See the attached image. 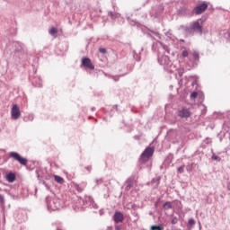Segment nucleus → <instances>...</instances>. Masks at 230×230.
Returning a JSON list of instances; mask_svg holds the SVG:
<instances>
[{
  "label": "nucleus",
  "mask_w": 230,
  "mask_h": 230,
  "mask_svg": "<svg viewBox=\"0 0 230 230\" xmlns=\"http://www.w3.org/2000/svg\"><path fill=\"white\" fill-rule=\"evenodd\" d=\"M154 152H155V148L154 146H147L141 154L139 163H146V161L154 155Z\"/></svg>",
  "instance_id": "3"
},
{
  "label": "nucleus",
  "mask_w": 230,
  "mask_h": 230,
  "mask_svg": "<svg viewBox=\"0 0 230 230\" xmlns=\"http://www.w3.org/2000/svg\"><path fill=\"white\" fill-rule=\"evenodd\" d=\"M197 96H199V92H193L190 93V100H195L197 98Z\"/></svg>",
  "instance_id": "23"
},
{
  "label": "nucleus",
  "mask_w": 230,
  "mask_h": 230,
  "mask_svg": "<svg viewBox=\"0 0 230 230\" xmlns=\"http://www.w3.org/2000/svg\"><path fill=\"white\" fill-rule=\"evenodd\" d=\"M12 119H19L21 118V109L17 104H13L11 110Z\"/></svg>",
  "instance_id": "6"
},
{
  "label": "nucleus",
  "mask_w": 230,
  "mask_h": 230,
  "mask_svg": "<svg viewBox=\"0 0 230 230\" xmlns=\"http://www.w3.org/2000/svg\"><path fill=\"white\" fill-rule=\"evenodd\" d=\"M0 204L1 206H4V195L0 194Z\"/></svg>",
  "instance_id": "25"
},
{
  "label": "nucleus",
  "mask_w": 230,
  "mask_h": 230,
  "mask_svg": "<svg viewBox=\"0 0 230 230\" xmlns=\"http://www.w3.org/2000/svg\"><path fill=\"white\" fill-rule=\"evenodd\" d=\"M115 230H121V228H119V226H116Z\"/></svg>",
  "instance_id": "39"
},
{
  "label": "nucleus",
  "mask_w": 230,
  "mask_h": 230,
  "mask_svg": "<svg viewBox=\"0 0 230 230\" xmlns=\"http://www.w3.org/2000/svg\"><path fill=\"white\" fill-rule=\"evenodd\" d=\"M180 42H185V40H180Z\"/></svg>",
  "instance_id": "43"
},
{
  "label": "nucleus",
  "mask_w": 230,
  "mask_h": 230,
  "mask_svg": "<svg viewBox=\"0 0 230 230\" xmlns=\"http://www.w3.org/2000/svg\"><path fill=\"white\" fill-rule=\"evenodd\" d=\"M194 225H195V219L190 218V219H189V221H188L187 227H188L189 229H191Z\"/></svg>",
  "instance_id": "19"
},
{
  "label": "nucleus",
  "mask_w": 230,
  "mask_h": 230,
  "mask_svg": "<svg viewBox=\"0 0 230 230\" xmlns=\"http://www.w3.org/2000/svg\"><path fill=\"white\" fill-rule=\"evenodd\" d=\"M158 62L161 66H164V64L168 66V64H170V57L168 56H162V58L158 57Z\"/></svg>",
  "instance_id": "11"
},
{
  "label": "nucleus",
  "mask_w": 230,
  "mask_h": 230,
  "mask_svg": "<svg viewBox=\"0 0 230 230\" xmlns=\"http://www.w3.org/2000/svg\"><path fill=\"white\" fill-rule=\"evenodd\" d=\"M205 108H204V110L202 111V114H206V112H207V109H206V106H204Z\"/></svg>",
  "instance_id": "36"
},
{
  "label": "nucleus",
  "mask_w": 230,
  "mask_h": 230,
  "mask_svg": "<svg viewBox=\"0 0 230 230\" xmlns=\"http://www.w3.org/2000/svg\"><path fill=\"white\" fill-rule=\"evenodd\" d=\"M211 159L213 161H217V163H220L222 161V158H220V156L215 155H212Z\"/></svg>",
  "instance_id": "22"
},
{
  "label": "nucleus",
  "mask_w": 230,
  "mask_h": 230,
  "mask_svg": "<svg viewBox=\"0 0 230 230\" xmlns=\"http://www.w3.org/2000/svg\"><path fill=\"white\" fill-rule=\"evenodd\" d=\"M49 35H51L52 37H55V35H57V33H58V29H57V27H52L49 31Z\"/></svg>",
  "instance_id": "17"
},
{
  "label": "nucleus",
  "mask_w": 230,
  "mask_h": 230,
  "mask_svg": "<svg viewBox=\"0 0 230 230\" xmlns=\"http://www.w3.org/2000/svg\"><path fill=\"white\" fill-rule=\"evenodd\" d=\"M131 208H132V209H134V208H136V205H132V207H131Z\"/></svg>",
  "instance_id": "42"
},
{
  "label": "nucleus",
  "mask_w": 230,
  "mask_h": 230,
  "mask_svg": "<svg viewBox=\"0 0 230 230\" xmlns=\"http://www.w3.org/2000/svg\"><path fill=\"white\" fill-rule=\"evenodd\" d=\"M5 179L7 182H15L17 180V174H15V172H10L5 175Z\"/></svg>",
  "instance_id": "10"
},
{
  "label": "nucleus",
  "mask_w": 230,
  "mask_h": 230,
  "mask_svg": "<svg viewBox=\"0 0 230 230\" xmlns=\"http://www.w3.org/2000/svg\"><path fill=\"white\" fill-rule=\"evenodd\" d=\"M185 167H186L185 165L180 166V167L177 169V172H178V173H184V168H185Z\"/></svg>",
  "instance_id": "24"
},
{
  "label": "nucleus",
  "mask_w": 230,
  "mask_h": 230,
  "mask_svg": "<svg viewBox=\"0 0 230 230\" xmlns=\"http://www.w3.org/2000/svg\"><path fill=\"white\" fill-rule=\"evenodd\" d=\"M113 220L115 224H119L120 222H123V220H125V217L123 216V213L117 211L113 215Z\"/></svg>",
  "instance_id": "8"
},
{
  "label": "nucleus",
  "mask_w": 230,
  "mask_h": 230,
  "mask_svg": "<svg viewBox=\"0 0 230 230\" xmlns=\"http://www.w3.org/2000/svg\"><path fill=\"white\" fill-rule=\"evenodd\" d=\"M114 108L118 111V104H115Z\"/></svg>",
  "instance_id": "40"
},
{
  "label": "nucleus",
  "mask_w": 230,
  "mask_h": 230,
  "mask_svg": "<svg viewBox=\"0 0 230 230\" xmlns=\"http://www.w3.org/2000/svg\"><path fill=\"white\" fill-rule=\"evenodd\" d=\"M85 170H87L88 173H91L92 170H93V166L88 165L85 167Z\"/></svg>",
  "instance_id": "31"
},
{
  "label": "nucleus",
  "mask_w": 230,
  "mask_h": 230,
  "mask_svg": "<svg viewBox=\"0 0 230 230\" xmlns=\"http://www.w3.org/2000/svg\"><path fill=\"white\" fill-rule=\"evenodd\" d=\"M163 209L168 211V209H172V202L167 201L163 205Z\"/></svg>",
  "instance_id": "18"
},
{
  "label": "nucleus",
  "mask_w": 230,
  "mask_h": 230,
  "mask_svg": "<svg viewBox=\"0 0 230 230\" xmlns=\"http://www.w3.org/2000/svg\"><path fill=\"white\" fill-rule=\"evenodd\" d=\"M13 48H14L13 58L16 64H19V62L24 58V56L26 55V49H24V46L19 41H13Z\"/></svg>",
  "instance_id": "2"
},
{
  "label": "nucleus",
  "mask_w": 230,
  "mask_h": 230,
  "mask_svg": "<svg viewBox=\"0 0 230 230\" xmlns=\"http://www.w3.org/2000/svg\"><path fill=\"white\" fill-rule=\"evenodd\" d=\"M155 37H157L159 40H161V34L159 32L152 31Z\"/></svg>",
  "instance_id": "33"
},
{
  "label": "nucleus",
  "mask_w": 230,
  "mask_h": 230,
  "mask_svg": "<svg viewBox=\"0 0 230 230\" xmlns=\"http://www.w3.org/2000/svg\"><path fill=\"white\" fill-rule=\"evenodd\" d=\"M82 66H83V67H85L86 69H90L91 71H93V69H94V65H93V62L91 61V58H82Z\"/></svg>",
  "instance_id": "7"
},
{
  "label": "nucleus",
  "mask_w": 230,
  "mask_h": 230,
  "mask_svg": "<svg viewBox=\"0 0 230 230\" xmlns=\"http://www.w3.org/2000/svg\"><path fill=\"white\" fill-rule=\"evenodd\" d=\"M159 202H161V198H158L157 200L155 203V206L157 207V204H159Z\"/></svg>",
  "instance_id": "35"
},
{
  "label": "nucleus",
  "mask_w": 230,
  "mask_h": 230,
  "mask_svg": "<svg viewBox=\"0 0 230 230\" xmlns=\"http://www.w3.org/2000/svg\"><path fill=\"white\" fill-rule=\"evenodd\" d=\"M193 164H194L193 163L190 164V168H193Z\"/></svg>",
  "instance_id": "41"
},
{
  "label": "nucleus",
  "mask_w": 230,
  "mask_h": 230,
  "mask_svg": "<svg viewBox=\"0 0 230 230\" xmlns=\"http://www.w3.org/2000/svg\"><path fill=\"white\" fill-rule=\"evenodd\" d=\"M151 230H164V227L162 225H155L151 226Z\"/></svg>",
  "instance_id": "20"
},
{
  "label": "nucleus",
  "mask_w": 230,
  "mask_h": 230,
  "mask_svg": "<svg viewBox=\"0 0 230 230\" xmlns=\"http://www.w3.org/2000/svg\"><path fill=\"white\" fill-rule=\"evenodd\" d=\"M178 116H180V118H190V116H191V111L186 108H183L179 111Z\"/></svg>",
  "instance_id": "9"
},
{
  "label": "nucleus",
  "mask_w": 230,
  "mask_h": 230,
  "mask_svg": "<svg viewBox=\"0 0 230 230\" xmlns=\"http://www.w3.org/2000/svg\"><path fill=\"white\" fill-rule=\"evenodd\" d=\"M76 190H77V191H79L80 193H82V191H84V189H82L80 186H77Z\"/></svg>",
  "instance_id": "34"
},
{
  "label": "nucleus",
  "mask_w": 230,
  "mask_h": 230,
  "mask_svg": "<svg viewBox=\"0 0 230 230\" xmlns=\"http://www.w3.org/2000/svg\"><path fill=\"white\" fill-rule=\"evenodd\" d=\"M126 190L127 191H130V190H132V187L134 186V177H129L127 181H126Z\"/></svg>",
  "instance_id": "12"
},
{
  "label": "nucleus",
  "mask_w": 230,
  "mask_h": 230,
  "mask_svg": "<svg viewBox=\"0 0 230 230\" xmlns=\"http://www.w3.org/2000/svg\"><path fill=\"white\" fill-rule=\"evenodd\" d=\"M95 182H96L97 185L98 184H103V180L102 178L101 179H96Z\"/></svg>",
  "instance_id": "30"
},
{
  "label": "nucleus",
  "mask_w": 230,
  "mask_h": 230,
  "mask_svg": "<svg viewBox=\"0 0 230 230\" xmlns=\"http://www.w3.org/2000/svg\"><path fill=\"white\" fill-rule=\"evenodd\" d=\"M32 84L35 87H42V80H40V77H34Z\"/></svg>",
  "instance_id": "14"
},
{
  "label": "nucleus",
  "mask_w": 230,
  "mask_h": 230,
  "mask_svg": "<svg viewBox=\"0 0 230 230\" xmlns=\"http://www.w3.org/2000/svg\"><path fill=\"white\" fill-rule=\"evenodd\" d=\"M177 222H179V219L177 217H172L171 224H172V226H175V224H177Z\"/></svg>",
  "instance_id": "27"
},
{
  "label": "nucleus",
  "mask_w": 230,
  "mask_h": 230,
  "mask_svg": "<svg viewBox=\"0 0 230 230\" xmlns=\"http://www.w3.org/2000/svg\"><path fill=\"white\" fill-rule=\"evenodd\" d=\"M99 52H101L102 55H105L107 53V49H105V48H99Z\"/></svg>",
  "instance_id": "26"
},
{
  "label": "nucleus",
  "mask_w": 230,
  "mask_h": 230,
  "mask_svg": "<svg viewBox=\"0 0 230 230\" xmlns=\"http://www.w3.org/2000/svg\"><path fill=\"white\" fill-rule=\"evenodd\" d=\"M149 37H152V35L148 34Z\"/></svg>",
  "instance_id": "44"
},
{
  "label": "nucleus",
  "mask_w": 230,
  "mask_h": 230,
  "mask_svg": "<svg viewBox=\"0 0 230 230\" xmlns=\"http://www.w3.org/2000/svg\"><path fill=\"white\" fill-rule=\"evenodd\" d=\"M189 53H188V50H183L181 52V57H183V58H186V57H188Z\"/></svg>",
  "instance_id": "29"
},
{
  "label": "nucleus",
  "mask_w": 230,
  "mask_h": 230,
  "mask_svg": "<svg viewBox=\"0 0 230 230\" xmlns=\"http://www.w3.org/2000/svg\"><path fill=\"white\" fill-rule=\"evenodd\" d=\"M36 177L39 181H40V170L39 169L36 170Z\"/></svg>",
  "instance_id": "28"
},
{
  "label": "nucleus",
  "mask_w": 230,
  "mask_h": 230,
  "mask_svg": "<svg viewBox=\"0 0 230 230\" xmlns=\"http://www.w3.org/2000/svg\"><path fill=\"white\" fill-rule=\"evenodd\" d=\"M164 49H165V51H168V46L164 45Z\"/></svg>",
  "instance_id": "37"
},
{
  "label": "nucleus",
  "mask_w": 230,
  "mask_h": 230,
  "mask_svg": "<svg viewBox=\"0 0 230 230\" xmlns=\"http://www.w3.org/2000/svg\"><path fill=\"white\" fill-rule=\"evenodd\" d=\"M208 19V16L203 15L197 21L190 23V26L186 25H181L179 30H182L185 33V37H193L195 33H199V35H202L204 31V22H206V20Z\"/></svg>",
  "instance_id": "1"
},
{
  "label": "nucleus",
  "mask_w": 230,
  "mask_h": 230,
  "mask_svg": "<svg viewBox=\"0 0 230 230\" xmlns=\"http://www.w3.org/2000/svg\"><path fill=\"white\" fill-rule=\"evenodd\" d=\"M9 157H12L13 159H14V161H17L18 163H20V164H22L23 166H26V164H28V159L22 157L17 152H10Z\"/></svg>",
  "instance_id": "5"
},
{
  "label": "nucleus",
  "mask_w": 230,
  "mask_h": 230,
  "mask_svg": "<svg viewBox=\"0 0 230 230\" xmlns=\"http://www.w3.org/2000/svg\"><path fill=\"white\" fill-rule=\"evenodd\" d=\"M160 182H161V177L153 178L152 181H151V185L155 190V189L159 188Z\"/></svg>",
  "instance_id": "13"
},
{
  "label": "nucleus",
  "mask_w": 230,
  "mask_h": 230,
  "mask_svg": "<svg viewBox=\"0 0 230 230\" xmlns=\"http://www.w3.org/2000/svg\"><path fill=\"white\" fill-rule=\"evenodd\" d=\"M134 139H139V136H135Z\"/></svg>",
  "instance_id": "38"
},
{
  "label": "nucleus",
  "mask_w": 230,
  "mask_h": 230,
  "mask_svg": "<svg viewBox=\"0 0 230 230\" xmlns=\"http://www.w3.org/2000/svg\"><path fill=\"white\" fill-rule=\"evenodd\" d=\"M208 3H206V2L199 4L192 9L191 14L192 15H200V14L204 13V12H206V10H208Z\"/></svg>",
  "instance_id": "4"
},
{
  "label": "nucleus",
  "mask_w": 230,
  "mask_h": 230,
  "mask_svg": "<svg viewBox=\"0 0 230 230\" xmlns=\"http://www.w3.org/2000/svg\"><path fill=\"white\" fill-rule=\"evenodd\" d=\"M192 57H193V58H194V60H195L196 62H199V58H200V57H199V52L194 51L193 54H192Z\"/></svg>",
  "instance_id": "21"
},
{
  "label": "nucleus",
  "mask_w": 230,
  "mask_h": 230,
  "mask_svg": "<svg viewBox=\"0 0 230 230\" xmlns=\"http://www.w3.org/2000/svg\"><path fill=\"white\" fill-rule=\"evenodd\" d=\"M108 16L111 17V19H112V21L118 19L119 17V13H116V12H108Z\"/></svg>",
  "instance_id": "15"
},
{
  "label": "nucleus",
  "mask_w": 230,
  "mask_h": 230,
  "mask_svg": "<svg viewBox=\"0 0 230 230\" xmlns=\"http://www.w3.org/2000/svg\"><path fill=\"white\" fill-rule=\"evenodd\" d=\"M112 79L114 80V82H119V75H113Z\"/></svg>",
  "instance_id": "32"
},
{
  "label": "nucleus",
  "mask_w": 230,
  "mask_h": 230,
  "mask_svg": "<svg viewBox=\"0 0 230 230\" xmlns=\"http://www.w3.org/2000/svg\"><path fill=\"white\" fill-rule=\"evenodd\" d=\"M54 181L58 182V184H64V178L58 175H54Z\"/></svg>",
  "instance_id": "16"
}]
</instances>
